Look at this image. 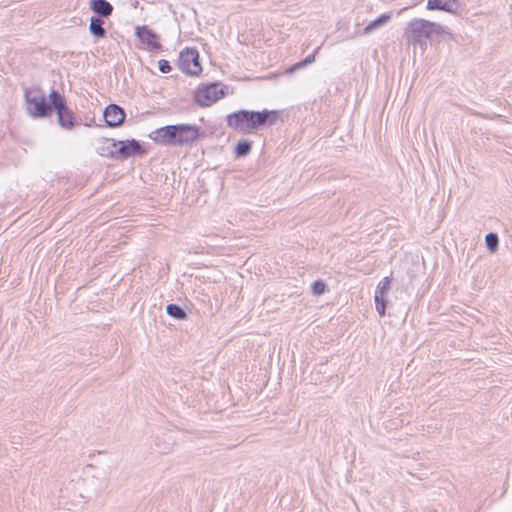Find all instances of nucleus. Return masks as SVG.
Instances as JSON below:
<instances>
[{
  "mask_svg": "<svg viewBox=\"0 0 512 512\" xmlns=\"http://www.w3.org/2000/svg\"><path fill=\"white\" fill-rule=\"evenodd\" d=\"M148 137L161 146L192 147L206 137V132L196 124L180 123L160 127Z\"/></svg>",
  "mask_w": 512,
  "mask_h": 512,
  "instance_id": "obj_1",
  "label": "nucleus"
},
{
  "mask_svg": "<svg viewBox=\"0 0 512 512\" xmlns=\"http://www.w3.org/2000/svg\"><path fill=\"white\" fill-rule=\"evenodd\" d=\"M280 118L279 110H247L240 109L228 114L226 126L241 134H256L267 127L273 126Z\"/></svg>",
  "mask_w": 512,
  "mask_h": 512,
  "instance_id": "obj_2",
  "label": "nucleus"
},
{
  "mask_svg": "<svg viewBox=\"0 0 512 512\" xmlns=\"http://www.w3.org/2000/svg\"><path fill=\"white\" fill-rule=\"evenodd\" d=\"M445 33L450 35L445 27L439 23L422 18H414L408 22L404 36L408 42L422 47L425 46L427 40H431L434 35L439 36Z\"/></svg>",
  "mask_w": 512,
  "mask_h": 512,
  "instance_id": "obj_3",
  "label": "nucleus"
},
{
  "mask_svg": "<svg viewBox=\"0 0 512 512\" xmlns=\"http://www.w3.org/2000/svg\"><path fill=\"white\" fill-rule=\"evenodd\" d=\"M24 101L27 114L33 119H46L51 117V91L48 96L40 86H31L24 89Z\"/></svg>",
  "mask_w": 512,
  "mask_h": 512,
  "instance_id": "obj_4",
  "label": "nucleus"
},
{
  "mask_svg": "<svg viewBox=\"0 0 512 512\" xmlns=\"http://www.w3.org/2000/svg\"><path fill=\"white\" fill-rule=\"evenodd\" d=\"M51 116L56 114L58 125L64 130H73L80 125L76 114L68 106L64 94L57 89H51Z\"/></svg>",
  "mask_w": 512,
  "mask_h": 512,
  "instance_id": "obj_5",
  "label": "nucleus"
},
{
  "mask_svg": "<svg viewBox=\"0 0 512 512\" xmlns=\"http://www.w3.org/2000/svg\"><path fill=\"white\" fill-rule=\"evenodd\" d=\"M229 93V86L220 81L201 83L193 91V101L202 108L210 107Z\"/></svg>",
  "mask_w": 512,
  "mask_h": 512,
  "instance_id": "obj_6",
  "label": "nucleus"
},
{
  "mask_svg": "<svg viewBox=\"0 0 512 512\" xmlns=\"http://www.w3.org/2000/svg\"><path fill=\"white\" fill-rule=\"evenodd\" d=\"M116 146V160H126L132 157H142L148 153L143 143L134 138L126 140H113Z\"/></svg>",
  "mask_w": 512,
  "mask_h": 512,
  "instance_id": "obj_7",
  "label": "nucleus"
},
{
  "mask_svg": "<svg viewBox=\"0 0 512 512\" xmlns=\"http://www.w3.org/2000/svg\"><path fill=\"white\" fill-rule=\"evenodd\" d=\"M178 64L183 73L189 76H198L202 72L200 55L196 48L186 47L178 58Z\"/></svg>",
  "mask_w": 512,
  "mask_h": 512,
  "instance_id": "obj_8",
  "label": "nucleus"
},
{
  "mask_svg": "<svg viewBox=\"0 0 512 512\" xmlns=\"http://www.w3.org/2000/svg\"><path fill=\"white\" fill-rule=\"evenodd\" d=\"M135 36L144 46V48L150 52H159L162 50V44L160 42V35L157 34L148 25H138L135 27Z\"/></svg>",
  "mask_w": 512,
  "mask_h": 512,
  "instance_id": "obj_9",
  "label": "nucleus"
},
{
  "mask_svg": "<svg viewBox=\"0 0 512 512\" xmlns=\"http://www.w3.org/2000/svg\"><path fill=\"white\" fill-rule=\"evenodd\" d=\"M392 286V277L386 276L384 277L377 285L375 294H374V302L375 309L378 314L383 317L386 315V310L389 305V300L387 298L389 291Z\"/></svg>",
  "mask_w": 512,
  "mask_h": 512,
  "instance_id": "obj_10",
  "label": "nucleus"
},
{
  "mask_svg": "<svg viewBox=\"0 0 512 512\" xmlns=\"http://www.w3.org/2000/svg\"><path fill=\"white\" fill-rule=\"evenodd\" d=\"M461 0H428L426 9L430 11H443L453 15H461L464 11Z\"/></svg>",
  "mask_w": 512,
  "mask_h": 512,
  "instance_id": "obj_11",
  "label": "nucleus"
},
{
  "mask_svg": "<svg viewBox=\"0 0 512 512\" xmlns=\"http://www.w3.org/2000/svg\"><path fill=\"white\" fill-rule=\"evenodd\" d=\"M105 124L109 128L121 126L126 119V112L123 107L118 104H109L103 111Z\"/></svg>",
  "mask_w": 512,
  "mask_h": 512,
  "instance_id": "obj_12",
  "label": "nucleus"
},
{
  "mask_svg": "<svg viewBox=\"0 0 512 512\" xmlns=\"http://www.w3.org/2000/svg\"><path fill=\"white\" fill-rule=\"evenodd\" d=\"M89 8L93 12V16L109 18L114 11L113 5L107 0H90Z\"/></svg>",
  "mask_w": 512,
  "mask_h": 512,
  "instance_id": "obj_13",
  "label": "nucleus"
},
{
  "mask_svg": "<svg viewBox=\"0 0 512 512\" xmlns=\"http://www.w3.org/2000/svg\"><path fill=\"white\" fill-rule=\"evenodd\" d=\"M112 138H100L99 139V145L96 148L97 154H99L102 157H107L110 159L116 160V146L113 144Z\"/></svg>",
  "mask_w": 512,
  "mask_h": 512,
  "instance_id": "obj_14",
  "label": "nucleus"
},
{
  "mask_svg": "<svg viewBox=\"0 0 512 512\" xmlns=\"http://www.w3.org/2000/svg\"><path fill=\"white\" fill-rule=\"evenodd\" d=\"M105 18L91 16L89 23V32L95 39H103L107 36V30L104 28Z\"/></svg>",
  "mask_w": 512,
  "mask_h": 512,
  "instance_id": "obj_15",
  "label": "nucleus"
},
{
  "mask_svg": "<svg viewBox=\"0 0 512 512\" xmlns=\"http://www.w3.org/2000/svg\"><path fill=\"white\" fill-rule=\"evenodd\" d=\"M166 314L178 321H185L189 318L187 307L176 303H170L166 306Z\"/></svg>",
  "mask_w": 512,
  "mask_h": 512,
  "instance_id": "obj_16",
  "label": "nucleus"
},
{
  "mask_svg": "<svg viewBox=\"0 0 512 512\" xmlns=\"http://www.w3.org/2000/svg\"><path fill=\"white\" fill-rule=\"evenodd\" d=\"M391 18H392L391 12L381 14L375 20L371 21L364 27L363 34H365V35L370 34L373 31L385 26L388 22H390Z\"/></svg>",
  "mask_w": 512,
  "mask_h": 512,
  "instance_id": "obj_17",
  "label": "nucleus"
},
{
  "mask_svg": "<svg viewBox=\"0 0 512 512\" xmlns=\"http://www.w3.org/2000/svg\"><path fill=\"white\" fill-rule=\"evenodd\" d=\"M253 141L249 139H240L234 147L235 158H244L251 153Z\"/></svg>",
  "mask_w": 512,
  "mask_h": 512,
  "instance_id": "obj_18",
  "label": "nucleus"
},
{
  "mask_svg": "<svg viewBox=\"0 0 512 512\" xmlns=\"http://www.w3.org/2000/svg\"><path fill=\"white\" fill-rule=\"evenodd\" d=\"M485 245L488 251L494 253L499 248V237L495 232H489L485 235Z\"/></svg>",
  "mask_w": 512,
  "mask_h": 512,
  "instance_id": "obj_19",
  "label": "nucleus"
},
{
  "mask_svg": "<svg viewBox=\"0 0 512 512\" xmlns=\"http://www.w3.org/2000/svg\"><path fill=\"white\" fill-rule=\"evenodd\" d=\"M311 290L314 295L321 296L329 291V287L324 280L317 279L311 284Z\"/></svg>",
  "mask_w": 512,
  "mask_h": 512,
  "instance_id": "obj_20",
  "label": "nucleus"
},
{
  "mask_svg": "<svg viewBox=\"0 0 512 512\" xmlns=\"http://www.w3.org/2000/svg\"><path fill=\"white\" fill-rule=\"evenodd\" d=\"M158 69L161 73H170L171 70H172V66L170 64V62L166 59H160L158 61Z\"/></svg>",
  "mask_w": 512,
  "mask_h": 512,
  "instance_id": "obj_21",
  "label": "nucleus"
},
{
  "mask_svg": "<svg viewBox=\"0 0 512 512\" xmlns=\"http://www.w3.org/2000/svg\"><path fill=\"white\" fill-rule=\"evenodd\" d=\"M319 48L315 49L314 52L308 56H306L304 59L300 60V63L302 67H307L308 65L312 64L315 61V55L318 52Z\"/></svg>",
  "mask_w": 512,
  "mask_h": 512,
  "instance_id": "obj_22",
  "label": "nucleus"
},
{
  "mask_svg": "<svg viewBox=\"0 0 512 512\" xmlns=\"http://www.w3.org/2000/svg\"><path fill=\"white\" fill-rule=\"evenodd\" d=\"M302 68H303V67H302V65H301L300 61H298V62H296V63H294V64L290 65V66L286 69V71H285V72H286V74H293V73H295L296 71H298V70H300V69H302Z\"/></svg>",
  "mask_w": 512,
  "mask_h": 512,
  "instance_id": "obj_23",
  "label": "nucleus"
},
{
  "mask_svg": "<svg viewBox=\"0 0 512 512\" xmlns=\"http://www.w3.org/2000/svg\"><path fill=\"white\" fill-rule=\"evenodd\" d=\"M131 6H132L133 8H137V7L139 6V1H138V0H134V1H132V2H131Z\"/></svg>",
  "mask_w": 512,
  "mask_h": 512,
  "instance_id": "obj_24",
  "label": "nucleus"
},
{
  "mask_svg": "<svg viewBox=\"0 0 512 512\" xmlns=\"http://www.w3.org/2000/svg\"><path fill=\"white\" fill-rule=\"evenodd\" d=\"M94 122H95V120H94V119H92V121H91V122H88V123H86L85 125H86V126H88V127H91V126H92V124H93Z\"/></svg>",
  "mask_w": 512,
  "mask_h": 512,
  "instance_id": "obj_25",
  "label": "nucleus"
}]
</instances>
